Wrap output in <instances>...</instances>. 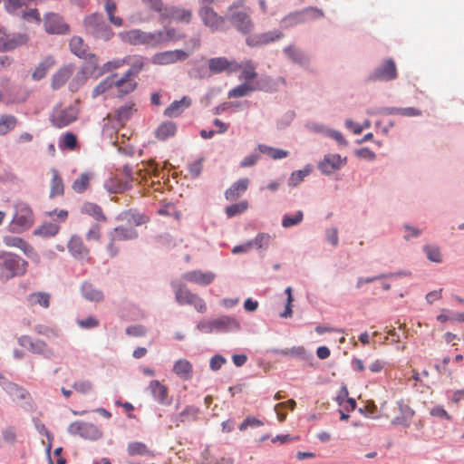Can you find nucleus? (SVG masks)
Instances as JSON below:
<instances>
[{
  "mask_svg": "<svg viewBox=\"0 0 464 464\" xmlns=\"http://www.w3.org/2000/svg\"><path fill=\"white\" fill-rule=\"evenodd\" d=\"M28 266L27 261L10 252L0 253V279L7 281L24 276Z\"/></svg>",
  "mask_w": 464,
  "mask_h": 464,
  "instance_id": "f257e3e1",
  "label": "nucleus"
},
{
  "mask_svg": "<svg viewBox=\"0 0 464 464\" xmlns=\"http://www.w3.org/2000/svg\"><path fill=\"white\" fill-rule=\"evenodd\" d=\"M82 26L87 34L103 41H109L114 34L100 13L86 15L82 21Z\"/></svg>",
  "mask_w": 464,
  "mask_h": 464,
  "instance_id": "f03ea898",
  "label": "nucleus"
},
{
  "mask_svg": "<svg viewBox=\"0 0 464 464\" xmlns=\"http://www.w3.org/2000/svg\"><path fill=\"white\" fill-rule=\"evenodd\" d=\"M324 15L323 10L317 7H306L300 11L290 13L281 20L280 24L283 29H290L313 20L321 19Z\"/></svg>",
  "mask_w": 464,
  "mask_h": 464,
  "instance_id": "7ed1b4c3",
  "label": "nucleus"
},
{
  "mask_svg": "<svg viewBox=\"0 0 464 464\" xmlns=\"http://www.w3.org/2000/svg\"><path fill=\"white\" fill-rule=\"evenodd\" d=\"M175 291V299L180 305H192L198 313H205L207 311V304L205 301L197 294L192 293L187 286L177 283H171Z\"/></svg>",
  "mask_w": 464,
  "mask_h": 464,
  "instance_id": "20e7f679",
  "label": "nucleus"
},
{
  "mask_svg": "<svg viewBox=\"0 0 464 464\" xmlns=\"http://www.w3.org/2000/svg\"><path fill=\"white\" fill-rule=\"evenodd\" d=\"M159 34L155 32H144L140 29H131L123 31L119 34L120 38L123 43L132 45H147L156 47L159 45Z\"/></svg>",
  "mask_w": 464,
  "mask_h": 464,
  "instance_id": "39448f33",
  "label": "nucleus"
},
{
  "mask_svg": "<svg viewBox=\"0 0 464 464\" xmlns=\"http://www.w3.org/2000/svg\"><path fill=\"white\" fill-rule=\"evenodd\" d=\"M79 111L78 102H75L74 104L69 105L66 108L56 106L53 109L50 115V121L55 128H64L78 119Z\"/></svg>",
  "mask_w": 464,
  "mask_h": 464,
  "instance_id": "423d86ee",
  "label": "nucleus"
},
{
  "mask_svg": "<svg viewBox=\"0 0 464 464\" xmlns=\"http://www.w3.org/2000/svg\"><path fill=\"white\" fill-rule=\"evenodd\" d=\"M34 215L30 207L25 203L15 205V212L9 225V230L14 233H22L32 227Z\"/></svg>",
  "mask_w": 464,
  "mask_h": 464,
  "instance_id": "0eeeda50",
  "label": "nucleus"
},
{
  "mask_svg": "<svg viewBox=\"0 0 464 464\" xmlns=\"http://www.w3.org/2000/svg\"><path fill=\"white\" fill-rule=\"evenodd\" d=\"M198 15L203 24L212 32H223L228 28L227 18L218 14L213 7L200 6Z\"/></svg>",
  "mask_w": 464,
  "mask_h": 464,
  "instance_id": "6e6552de",
  "label": "nucleus"
},
{
  "mask_svg": "<svg viewBox=\"0 0 464 464\" xmlns=\"http://www.w3.org/2000/svg\"><path fill=\"white\" fill-rule=\"evenodd\" d=\"M239 4H233L228 6L229 20L231 24L241 33L247 34L253 29V23L246 11H236Z\"/></svg>",
  "mask_w": 464,
  "mask_h": 464,
  "instance_id": "1a4fd4ad",
  "label": "nucleus"
},
{
  "mask_svg": "<svg viewBox=\"0 0 464 464\" xmlns=\"http://www.w3.org/2000/svg\"><path fill=\"white\" fill-rule=\"evenodd\" d=\"M44 27L50 34H67L70 33V25L63 17L56 13H48L44 18Z\"/></svg>",
  "mask_w": 464,
  "mask_h": 464,
  "instance_id": "9d476101",
  "label": "nucleus"
},
{
  "mask_svg": "<svg viewBox=\"0 0 464 464\" xmlns=\"http://www.w3.org/2000/svg\"><path fill=\"white\" fill-rule=\"evenodd\" d=\"M68 431L72 435H79L83 439L95 440L102 437L101 430L93 424L82 422V421H74L71 423L68 427Z\"/></svg>",
  "mask_w": 464,
  "mask_h": 464,
  "instance_id": "9b49d317",
  "label": "nucleus"
},
{
  "mask_svg": "<svg viewBox=\"0 0 464 464\" xmlns=\"http://www.w3.org/2000/svg\"><path fill=\"white\" fill-rule=\"evenodd\" d=\"M394 416L391 422L394 426L409 427L414 416V411L403 401H397L393 407Z\"/></svg>",
  "mask_w": 464,
  "mask_h": 464,
  "instance_id": "f8f14e48",
  "label": "nucleus"
},
{
  "mask_svg": "<svg viewBox=\"0 0 464 464\" xmlns=\"http://www.w3.org/2000/svg\"><path fill=\"white\" fill-rule=\"evenodd\" d=\"M347 162L346 157H341L339 154H327L318 164V169L323 174H332L340 169Z\"/></svg>",
  "mask_w": 464,
  "mask_h": 464,
  "instance_id": "ddd939ff",
  "label": "nucleus"
},
{
  "mask_svg": "<svg viewBox=\"0 0 464 464\" xmlns=\"http://www.w3.org/2000/svg\"><path fill=\"white\" fill-rule=\"evenodd\" d=\"M284 34L279 30L269 31L251 35L246 38V44L251 47L266 45L283 38Z\"/></svg>",
  "mask_w": 464,
  "mask_h": 464,
  "instance_id": "4468645a",
  "label": "nucleus"
},
{
  "mask_svg": "<svg viewBox=\"0 0 464 464\" xmlns=\"http://www.w3.org/2000/svg\"><path fill=\"white\" fill-rule=\"evenodd\" d=\"M4 244L8 247L19 248L29 258L39 261V256L34 248L24 239L14 236H5L3 238Z\"/></svg>",
  "mask_w": 464,
  "mask_h": 464,
  "instance_id": "2eb2a0df",
  "label": "nucleus"
},
{
  "mask_svg": "<svg viewBox=\"0 0 464 464\" xmlns=\"http://www.w3.org/2000/svg\"><path fill=\"white\" fill-rule=\"evenodd\" d=\"M188 55L189 54L188 53L179 49L165 51L156 53L152 58V62L156 64L166 65L179 61H184L188 57Z\"/></svg>",
  "mask_w": 464,
  "mask_h": 464,
  "instance_id": "dca6fc26",
  "label": "nucleus"
},
{
  "mask_svg": "<svg viewBox=\"0 0 464 464\" xmlns=\"http://www.w3.org/2000/svg\"><path fill=\"white\" fill-rule=\"evenodd\" d=\"M67 249L70 252V254L76 259H90V251L85 246L82 237L78 235H73L71 237L67 244Z\"/></svg>",
  "mask_w": 464,
  "mask_h": 464,
  "instance_id": "f3484780",
  "label": "nucleus"
},
{
  "mask_svg": "<svg viewBox=\"0 0 464 464\" xmlns=\"http://www.w3.org/2000/svg\"><path fill=\"white\" fill-rule=\"evenodd\" d=\"M209 70L215 73L222 72H235L241 68L236 61H229L226 57L211 58L208 61Z\"/></svg>",
  "mask_w": 464,
  "mask_h": 464,
  "instance_id": "a211bd4d",
  "label": "nucleus"
},
{
  "mask_svg": "<svg viewBox=\"0 0 464 464\" xmlns=\"http://www.w3.org/2000/svg\"><path fill=\"white\" fill-rule=\"evenodd\" d=\"M397 77V69L395 63L392 59H388L382 65L375 70V72L369 77L372 81H391Z\"/></svg>",
  "mask_w": 464,
  "mask_h": 464,
  "instance_id": "6ab92c4d",
  "label": "nucleus"
},
{
  "mask_svg": "<svg viewBox=\"0 0 464 464\" xmlns=\"http://www.w3.org/2000/svg\"><path fill=\"white\" fill-rule=\"evenodd\" d=\"M216 276L212 272H202L200 270L189 271L182 275V278L189 283L200 285H208L215 279Z\"/></svg>",
  "mask_w": 464,
  "mask_h": 464,
  "instance_id": "aec40b11",
  "label": "nucleus"
},
{
  "mask_svg": "<svg viewBox=\"0 0 464 464\" xmlns=\"http://www.w3.org/2000/svg\"><path fill=\"white\" fill-rule=\"evenodd\" d=\"M153 398L161 405H169L171 400L169 398V391L167 386L157 380H153L149 384Z\"/></svg>",
  "mask_w": 464,
  "mask_h": 464,
  "instance_id": "412c9836",
  "label": "nucleus"
},
{
  "mask_svg": "<svg viewBox=\"0 0 464 464\" xmlns=\"http://www.w3.org/2000/svg\"><path fill=\"white\" fill-rule=\"evenodd\" d=\"M74 72L72 64H67L61 67L52 78L51 86L53 90H58L63 86L66 82L72 77Z\"/></svg>",
  "mask_w": 464,
  "mask_h": 464,
  "instance_id": "4be33fe9",
  "label": "nucleus"
},
{
  "mask_svg": "<svg viewBox=\"0 0 464 464\" xmlns=\"http://www.w3.org/2000/svg\"><path fill=\"white\" fill-rule=\"evenodd\" d=\"M19 343L24 347H28L34 353L44 354L47 357L53 355V352L44 341L36 340L33 342L30 337L22 336L19 338Z\"/></svg>",
  "mask_w": 464,
  "mask_h": 464,
  "instance_id": "5701e85b",
  "label": "nucleus"
},
{
  "mask_svg": "<svg viewBox=\"0 0 464 464\" xmlns=\"http://www.w3.org/2000/svg\"><path fill=\"white\" fill-rule=\"evenodd\" d=\"M191 103L192 101L188 96H183L180 100L172 102L164 111V115L169 118H176L189 108Z\"/></svg>",
  "mask_w": 464,
  "mask_h": 464,
  "instance_id": "b1692460",
  "label": "nucleus"
},
{
  "mask_svg": "<svg viewBox=\"0 0 464 464\" xmlns=\"http://www.w3.org/2000/svg\"><path fill=\"white\" fill-rule=\"evenodd\" d=\"M250 181L247 178L240 179L233 183L225 192L227 200L234 201L241 197L247 189Z\"/></svg>",
  "mask_w": 464,
  "mask_h": 464,
  "instance_id": "393cba45",
  "label": "nucleus"
},
{
  "mask_svg": "<svg viewBox=\"0 0 464 464\" xmlns=\"http://www.w3.org/2000/svg\"><path fill=\"white\" fill-rule=\"evenodd\" d=\"M126 64L130 66V69L125 72L127 77H135L144 68L146 64V59L140 55H130L125 57Z\"/></svg>",
  "mask_w": 464,
  "mask_h": 464,
  "instance_id": "a878e982",
  "label": "nucleus"
},
{
  "mask_svg": "<svg viewBox=\"0 0 464 464\" xmlns=\"http://www.w3.org/2000/svg\"><path fill=\"white\" fill-rule=\"evenodd\" d=\"M137 111L134 102H128L116 110L114 119L119 125L124 126L130 117Z\"/></svg>",
  "mask_w": 464,
  "mask_h": 464,
  "instance_id": "bb28decb",
  "label": "nucleus"
},
{
  "mask_svg": "<svg viewBox=\"0 0 464 464\" xmlns=\"http://www.w3.org/2000/svg\"><path fill=\"white\" fill-rule=\"evenodd\" d=\"M114 87L117 88L119 95L122 96L133 92L137 87V82L134 81L132 76L127 77L125 73L121 78H115Z\"/></svg>",
  "mask_w": 464,
  "mask_h": 464,
  "instance_id": "cd10ccee",
  "label": "nucleus"
},
{
  "mask_svg": "<svg viewBox=\"0 0 464 464\" xmlns=\"http://www.w3.org/2000/svg\"><path fill=\"white\" fill-rule=\"evenodd\" d=\"M215 332H227L232 330H237L239 328V323L229 316H221L214 319Z\"/></svg>",
  "mask_w": 464,
  "mask_h": 464,
  "instance_id": "c85d7f7f",
  "label": "nucleus"
},
{
  "mask_svg": "<svg viewBox=\"0 0 464 464\" xmlns=\"http://www.w3.org/2000/svg\"><path fill=\"white\" fill-rule=\"evenodd\" d=\"M82 294L86 300L91 302H101L104 298L102 291L89 282H85L82 285Z\"/></svg>",
  "mask_w": 464,
  "mask_h": 464,
  "instance_id": "c756f323",
  "label": "nucleus"
},
{
  "mask_svg": "<svg viewBox=\"0 0 464 464\" xmlns=\"http://www.w3.org/2000/svg\"><path fill=\"white\" fill-rule=\"evenodd\" d=\"M111 241L133 239L138 237L137 231L131 227H117L111 233Z\"/></svg>",
  "mask_w": 464,
  "mask_h": 464,
  "instance_id": "7c9ffc66",
  "label": "nucleus"
},
{
  "mask_svg": "<svg viewBox=\"0 0 464 464\" xmlns=\"http://www.w3.org/2000/svg\"><path fill=\"white\" fill-rule=\"evenodd\" d=\"M202 459L198 464H232L230 458H218L210 447H207L201 454Z\"/></svg>",
  "mask_w": 464,
  "mask_h": 464,
  "instance_id": "2f4dec72",
  "label": "nucleus"
},
{
  "mask_svg": "<svg viewBox=\"0 0 464 464\" xmlns=\"http://www.w3.org/2000/svg\"><path fill=\"white\" fill-rule=\"evenodd\" d=\"M98 2H103L104 10L107 14L109 21L115 26L121 27L123 25V20L120 16H116L115 13L117 10V5L114 0H97Z\"/></svg>",
  "mask_w": 464,
  "mask_h": 464,
  "instance_id": "473e14b6",
  "label": "nucleus"
},
{
  "mask_svg": "<svg viewBox=\"0 0 464 464\" xmlns=\"http://www.w3.org/2000/svg\"><path fill=\"white\" fill-rule=\"evenodd\" d=\"M69 47L71 52L78 56L85 57L89 52V46L81 36L74 35L70 39Z\"/></svg>",
  "mask_w": 464,
  "mask_h": 464,
  "instance_id": "72a5a7b5",
  "label": "nucleus"
},
{
  "mask_svg": "<svg viewBox=\"0 0 464 464\" xmlns=\"http://www.w3.org/2000/svg\"><path fill=\"white\" fill-rule=\"evenodd\" d=\"M82 213L89 215L92 217L95 220L99 222L106 221L107 218L104 215L102 208L95 204L91 202H86L82 206L81 208Z\"/></svg>",
  "mask_w": 464,
  "mask_h": 464,
  "instance_id": "f704fd0d",
  "label": "nucleus"
},
{
  "mask_svg": "<svg viewBox=\"0 0 464 464\" xmlns=\"http://www.w3.org/2000/svg\"><path fill=\"white\" fill-rule=\"evenodd\" d=\"M127 452L130 456H145L154 458L155 454L147 445L140 441H133L128 444Z\"/></svg>",
  "mask_w": 464,
  "mask_h": 464,
  "instance_id": "c9c22d12",
  "label": "nucleus"
},
{
  "mask_svg": "<svg viewBox=\"0 0 464 464\" xmlns=\"http://www.w3.org/2000/svg\"><path fill=\"white\" fill-rule=\"evenodd\" d=\"M177 130L176 123L172 121H165L161 123L155 130V136L160 140H165L173 137Z\"/></svg>",
  "mask_w": 464,
  "mask_h": 464,
  "instance_id": "e433bc0d",
  "label": "nucleus"
},
{
  "mask_svg": "<svg viewBox=\"0 0 464 464\" xmlns=\"http://www.w3.org/2000/svg\"><path fill=\"white\" fill-rule=\"evenodd\" d=\"M51 295L45 292L32 293L27 296V302L30 306L39 305L43 308H48L50 305Z\"/></svg>",
  "mask_w": 464,
  "mask_h": 464,
  "instance_id": "4c0bfd02",
  "label": "nucleus"
},
{
  "mask_svg": "<svg viewBox=\"0 0 464 464\" xmlns=\"http://www.w3.org/2000/svg\"><path fill=\"white\" fill-rule=\"evenodd\" d=\"M55 64V60L53 56H48L44 58L35 68L32 77L34 80H41L43 79L47 72L52 69Z\"/></svg>",
  "mask_w": 464,
  "mask_h": 464,
  "instance_id": "58836bf2",
  "label": "nucleus"
},
{
  "mask_svg": "<svg viewBox=\"0 0 464 464\" xmlns=\"http://www.w3.org/2000/svg\"><path fill=\"white\" fill-rule=\"evenodd\" d=\"M173 372L181 379L188 380L192 375V364L185 359L179 360L173 366Z\"/></svg>",
  "mask_w": 464,
  "mask_h": 464,
  "instance_id": "ea45409f",
  "label": "nucleus"
},
{
  "mask_svg": "<svg viewBox=\"0 0 464 464\" xmlns=\"http://www.w3.org/2000/svg\"><path fill=\"white\" fill-rule=\"evenodd\" d=\"M115 78L116 74H111L105 79H103L99 84H97L92 92V98L95 99L98 96L107 92L110 91L112 87H114L115 84Z\"/></svg>",
  "mask_w": 464,
  "mask_h": 464,
  "instance_id": "a19ab883",
  "label": "nucleus"
},
{
  "mask_svg": "<svg viewBox=\"0 0 464 464\" xmlns=\"http://www.w3.org/2000/svg\"><path fill=\"white\" fill-rule=\"evenodd\" d=\"M284 53L294 63L302 65L306 64L309 61L308 57L301 50L297 49L294 45L286 46L284 49Z\"/></svg>",
  "mask_w": 464,
  "mask_h": 464,
  "instance_id": "79ce46f5",
  "label": "nucleus"
},
{
  "mask_svg": "<svg viewBox=\"0 0 464 464\" xmlns=\"http://www.w3.org/2000/svg\"><path fill=\"white\" fill-rule=\"evenodd\" d=\"M92 178V175L91 173H88V172L82 173L79 176V178H77L73 181V183L72 185V188L76 193H79V194L83 193L90 187V182H91Z\"/></svg>",
  "mask_w": 464,
  "mask_h": 464,
  "instance_id": "37998d69",
  "label": "nucleus"
},
{
  "mask_svg": "<svg viewBox=\"0 0 464 464\" xmlns=\"http://www.w3.org/2000/svg\"><path fill=\"white\" fill-rule=\"evenodd\" d=\"M192 11L189 9L173 7L169 12V16L180 23L189 24L192 19Z\"/></svg>",
  "mask_w": 464,
  "mask_h": 464,
  "instance_id": "c03bdc74",
  "label": "nucleus"
},
{
  "mask_svg": "<svg viewBox=\"0 0 464 464\" xmlns=\"http://www.w3.org/2000/svg\"><path fill=\"white\" fill-rule=\"evenodd\" d=\"M254 84L249 82H244L240 85L236 86L228 92V98H240L247 95L249 92L257 90Z\"/></svg>",
  "mask_w": 464,
  "mask_h": 464,
  "instance_id": "a18cd8bd",
  "label": "nucleus"
},
{
  "mask_svg": "<svg viewBox=\"0 0 464 464\" xmlns=\"http://www.w3.org/2000/svg\"><path fill=\"white\" fill-rule=\"evenodd\" d=\"M53 178L51 181L50 196L52 198L62 196L64 192V186L62 178L57 170L53 169Z\"/></svg>",
  "mask_w": 464,
  "mask_h": 464,
  "instance_id": "49530a36",
  "label": "nucleus"
},
{
  "mask_svg": "<svg viewBox=\"0 0 464 464\" xmlns=\"http://www.w3.org/2000/svg\"><path fill=\"white\" fill-rule=\"evenodd\" d=\"M92 73L86 72L82 67L76 72L72 81L69 83V88L72 92H76L81 86H82L90 75Z\"/></svg>",
  "mask_w": 464,
  "mask_h": 464,
  "instance_id": "de8ad7c7",
  "label": "nucleus"
},
{
  "mask_svg": "<svg viewBox=\"0 0 464 464\" xmlns=\"http://www.w3.org/2000/svg\"><path fill=\"white\" fill-rule=\"evenodd\" d=\"M155 34H159V45L169 41H177L184 37L183 34L177 32L174 28H167L162 31H156Z\"/></svg>",
  "mask_w": 464,
  "mask_h": 464,
  "instance_id": "09e8293b",
  "label": "nucleus"
},
{
  "mask_svg": "<svg viewBox=\"0 0 464 464\" xmlns=\"http://www.w3.org/2000/svg\"><path fill=\"white\" fill-rule=\"evenodd\" d=\"M258 149L261 153L267 155L273 160H281L288 156V151L281 149L269 147L266 145H259Z\"/></svg>",
  "mask_w": 464,
  "mask_h": 464,
  "instance_id": "8fccbe9b",
  "label": "nucleus"
},
{
  "mask_svg": "<svg viewBox=\"0 0 464 464\" xmlns=\"http://www.w3.org/2000/svg\"><path fill=\"white\" fill-rule=\"evenodd\" d=\"M241 65L240 79L245 80L246 82L253 80L256 76V67L251 61H246Z\"/></svg>",
  "mask_w": 464,
  "mask_h": 464,
  "instance_id": "3c124183",
  "label": "nucleus"
},
{
  "mask_svg": "<svg viewBox=\"0 0 464 464\" xmlns=\"http://www.w3.org/2000/svg\"><path fill=\"white\" fill-rule=\"evenodd\" d=\"M16 125V119L13 115H3L0 118V135H5Z\"/></svg>",
  "mask_w": 464,
  "mask_h": 464,
  "instance_id": "603ef678",
  "label": "nucleus"
},
{
  "mask_svg": "<svg viewBox=\"0 0 464 464\" xmlns=\"http://www.w3.org/2000/svg\"><path fill=\"white\" fill-rule=\"evenodd\" d=\"M77 137L72 132H66L61 138L59 147L61 149H67L73 150L77 148Z\"/></svg>",
  "mask_w": 464,
  "mask_h": 464,
  "instance_id": "864d4df0",
  "label": "nucleus"
},
{
  "mask_svg": "<svg viewBox=\"0 0 464 464\" xmlns=\"http://www.w3.org/2000/svg\"><path fill=\"white\" fill-rule=\"evenodd\" d=\"M81 58L84 60V64L82 67L86 72L93 73L98 67L99 57L94 53L87 52L86 56Z\"/></svg>",
  "mask_w": 464,
  "mask_h": 464,
  "instance_id": "5fc2aeb1",
  "label": "nucleus"
},
{
  "mask_svg": "<svg viewBox=\"0 0 464 464\" xmlns=\"http://www.w3.org/2000/svg\"><path fill=\"white\" fill-rule=\"evenodd\" d=\"M5 390L13 401L24 400L25 398V391L14 383H8Z\"/></svg>",
  "mask_w": 464,
  "mask_h": 464,
  "instance_id": "6e6d98bb",
  "label": "nucleus"
},
{
  "mask_svg": "<svg viewBox=\"0 0 464 464\" xmlns=\"http://www.w3.org/2000/svg\"><path fill=\"white\" fill-rule=\"evenodd\" d=\"M248 208V203L246 201H241L239 203H236L226 208V214L228 218H232L236 215L241 214L245 212Z\"/></svg>",
  "mask_w": 464,
  "mask_h": 464,
  "instance_id": "4d7b16f0",
  "label": "nucleus"
},
{
  "mask_svg": "<svg viewBox=\"0 0 464 464\" xmlns=\"http://www.w3.org/2000/svg\"><path fill=\"white\" fill-rule=\"evenodd\" d=\"M304 218V214L301 210L297 211L295 215H285L282 220V226L284 227H290L299 224Z\"/></svg>",
  "mask_w": 464,
  "mask_h": 464,
  "instance_id": "13d9d810",
  "label": "nucleus"
},
{
  "mask_svg": "<svg viewBox=\"0 0 464 464\" xmlns=\"http://www.w3.org/2000/svg\"><path fill=\"white\" fill-rule=\"evenodd\" d=\"M60 230V227L53 223L44 224L37 230V234L43 237H53Z\"/></svg>",
  "mask_w": 464,
  "mask_h": 464,
  "instance_id": "bf43d9fd",
  "label": "nucleus"
},
{
  "mask_svg": "<svg viewBox=\"0 0 464 464\" xmlns=\"http://www.w3.org/2000/svg\"><path fill=\"white\" fill-rule=\"evenodd\" d=\"M198 411V409L194 406H187L179 414L180 421L195 420Z\"/></svg>",
  "mask_w": 464,
  "mask_h": 464,
  "instance_id": "052dcab7",
  "label": "nucleus"
},
{
  "mask_svg": "<svg viewBox=\"0 0 464 464\" xmlns=\"http://www.w3.org/2000/svg\"><path fill=\"white\" fill-rule=\"evenodd\" d=\"M2 439L7 444H15L17 441V434L15 428L12 426L5 428L2 431Z\"/></svg>",
  "mask_w": 464,
  "mask_h": 464,
  "instance_id": "680f3d73",
  "label": "nucleus"
},
{
  "mask_svg": "<svg viewBox=\"0 0 464 464\" xmlns=\"http://www.w3.org/2000/svg\"><path fill=\"white\" fill-rule=\"evenodd\" d=\"M33 0H7L5 2V9L10 14H14L20 8L24 5H27Z\"/></svg>",
  "mask_w": 464,
  "mask_h": 464,
  "instance_id": "e2e57ef3",
  "label": "nucleus"
},
{
  "mask_svg": "<svg viewBox=\"0 0 464 464\" xmlns=\"http://www.w3.org/2000/svg\"><path fill=\"white\" fill-rule=\"evenodd\" d=\"M424 251L430 261L435 263H440L442 261L441 254L438 246L428 245L424 246Z\"/></svg>",
  "mask_w": 464,
  "mask_h": 464,
  "instance_id": "0e129e2a",
  "label": "nucleus"
},
{
  "mask_svg": "<svg viewBox=\"0 0 464 464\" xmlns=\"http://www.w3.org/2000/svg\"><path fill=\"white\" fill-rule=\"evenodd\" d=\"M285 293L287 295L286 304H285V311L280 314V317L288 318V317H291L293 314L292 303L294 301V298H293V295H292V287L291 286L286 287L285 290Z\"/></svg>",
  "mask_w": 464,
  "mask_h": 464,
  "instance_id": "69168bd1",
  "label": "nucleus"
},
{
  "mask_svg": "<svg viewBox=\"0 0 464 464\" xmlns=\"http://www.w3.org/2000/svg\"><path fill=\"white\" fill-rule=\"evenodd\" d=\"M253 242V246H256L257 248H266L271 241V237L266 233H259Z\"/></svg>",
  "mask_w": 464,
  "mask_h": 464,
  "instance_id": "338daca9",
  "label": "nucleus"
},
{
  "mask_svg": "<svg viewBox=\"0 0 464 464\" xmlns=\"http://www.w3.org/2000/svg\"><path fill=\"white\" fill-rule=\"evenodd\" d=\"M125 218L130 223H133L136 226L144 224L148 220L146 216L139 214V213L131 212V211L125 213Z\"/></svg>",
  "mask_w": 464,
  "mask_h": 464,
  "instance_id": "774afa93",
  "label": "nucleus"
}]
</instances>
